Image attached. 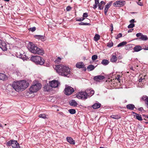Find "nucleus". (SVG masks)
Segmentation results:
<instances>
[{"instance_id": "1", "label": "nucleus", "mask_w": 148, "mask_h": 148, "mask_svg": "<svg viewBox=\"0 0 148 148\" xmlns=\"http://www.w3.org/2000/svg\"><path fill=\"white\" fill-rule=\"evenodd\" d=\"M55 69L60 75L68 77L70 76V69L65 66L60 64L56 65Z\"/></svg>"}, {"instance_id": "2", "label": "nucleus", "mask_w": 148, "mask_h": 148, "mask_svg": "<svg viewBox=\"0 0 148 148\" xmlns=\"http://www.w3.org/2000/svg\"><path fill=\"white\" fill-rule=\"evenodd\" d=\"M29 84L25 80L21 82H14L12 84L13 88L17 92L23 90L25 89L29 86Z\"/></svg>"}, {"instance_id": "3", "label": "nucleus", "mask_w": 148, "mask_h": 148, "mask_svg": "<svg viewBox=\"0 0 148 148\" xmlns=\"http://www.w3.org/2000/svg\"><path fill=\"white\" fill-rule=\"evenodd\" d=\"M29 46H28V49L32 53L41 55H42L44 54V51L43 49L38 47L32 43H30Z\"/></svg>"}, {"instance_id": "4", "label": "nucleus", "mask_w": 148, "mask_h": 148, "mask_svg": "<svg viewBox=\"0 0 148 148\" xmlns=\"http://www.w3.org/2000/svg\"><path fill=\"white\" fill-rule=\"evenodd\" d=\"M31 60L36 64L42 65L44 63V60L38 56H33L31 57Z\"/></svg>"}, {"instance_id": "5", "label": "nucleus", "mask_w": 148, "mask_h": 148, "mask_svg": "<svg viewBox=\"0 0 148 148\" xmlns=\"http://www.w3.org/2000/svg\"><path fill=\"white\" fill-rule=\"evenodd\" d=\"M41 84L39 83L33 84L29 88L30 93L32 94L36 92L41 88Z\"/></svg>"}, {"instance_id": "6", "label": "nucleus", "mask_w": 148, "mask_h": 148, "mask_svg": "<svg viewBox=\"0 0 148 148\" xmlns=\"http://www.w3.org/2000/svg\"><path fill=\"white\" fill-rule=\"evenodd\" d=\"M8 146H11L12 148H20L19 143L16 140H11L6 143Z\"/></svg>"}, {"instance_id": "7", "label": "nucleus", "mask_w": 148, "mask_h": 148, "mask_svg": "<svg viewBox=\"0 0 148 148\" xmlns=\"http://www.w3.org/2000/svg\"><path fill=\"white\" fill-rule=\"evenodd\" d=\"M85 91H81L77 94L76 97L79 99H87Z\"/></svg>"}, {"instance_id": "8", "label": "nucleus", "mask_w": 148, "mask_h": 148, "mask_svg": "<svg viewBox=\"0 0 148 148\" xmlns=\"http://www.w3.org/2000/svg\"><path fill=\"white\" fill-rule=\"evenodd\" d=\"M64 91V93L66 95H70L74 92V90L73 88L69 86L65 88Z\"/></svg>"}, {"instance_id": "9", "label": "nucleus", "mask_w": 148, "mask_h": 148, "mask_svg": "<svg viewBox=\"0 0 148 148\" xmlns=\"http://www.w3.org/2000/svg\"><path fill=\"white\" fill-rule=\"evenodd\" d=\"M125 4V1L119 0L114 2L113 5L115 7H119L123 6Z\"/></svg>"}, {"instance_id": "10", "label": "nucleus", "mask_w": 148, "mask_h": 148, "mask_svg": "<svg viewBox=\"0 0 148 148\" xmlns=\"http://www.w3.org/2000/svg\"><path fill=\"white\" fill-rule=\"evenodd\" d=\"M50 86L53 88L57 87L60 84V83L57 80H53L49 82Z\"/></svg>"}, {"instance_id": "11", "label": "nucleus", "mask_w": 148, "mask_h": 148, "mask_svg": "<svg viewBox=\"0 0 148 148\" xmlns=\"http://www.w3.org/2000/svg\"><path fill=\"white\" fill-rule=\"evenodd\" d=\"M87 95V98L92 96L94 93V91L91 89H87L85 91Z\"/></svg>"}, {"instance_id": "12", "label": "nucleus", "mask_w": 148, "mask_h": 148, "mask_svg": "<svg viewBox=\"0 0 148 148\" xmlns=\"http://www.w3.org/2000/svg\"><path fill=\"white\" fill-rule=\"evenodd\" d=\"M34 37L36 39H40L42 41H44L46 40V38L44 36L42 35H35Z\"/></svg>"}, {"instance_id": "13", "label": "nucleus", "mask_w": 148, "mask_h": 148, "mask_svg": "<svg viewBox=\"0 0 148 148\" xmlns=\"http://www.w3.org/2000/svg\"><path fill=\"white\" fill-rule=\"evenodd\" d=\"M105 78L104 76L102 75H99L95 76L94 77V79L96 81H99L100 80L103 79Z\"/></svg>"}, {"instance_id": "14", "label": "nucleus", "mask_w": 148, "mask_h": 148, "mask_svg": "<svg viewBox=\"0 0 148 148\" xmlns=\"http://www.w3.org/2000/svg\"><path fill=\"white\" fill-rule=\"evenodd\" d=\"M0 48L4 51H6L7 49L6 43L4 42H2V41L1 44L0 45Z\"/></svg>"}, {"instance_id": "15", "label": "nucleus", "mask_w": 148, "mask_h": 148, "mask_svg": "<svg viewBox=\"0 0 148 148\" xmlns=\"http://www.w3.org/2000/svg\"><path fill=\"white\" fill-rule=\"evenodd\" d=\"M8 77L4 74L0 73V80L5 81L8 79Z\"/></svg>"}, {"instance_id": "16", "label": "nucleus", "mask_w": 148, "mask_h": 148, "mask_svg": "<svg viewBox=\"0 0 148 148\" xmlns=\"http://www.w3.org/2000/svg\"><path fill=\"white\" fill-rule=\"evenodd\" d=\"M132 113L133 114L134 116L135 117H136V119L139 121H142V118L141 117V116L140 115L138 114L137 113H135L134 112H132Z\"/></svg>"}, {"instance_id": "17", "label": "nucleus", "mask_w": 148, "mask_h": 148, "mask_svg": "<svg viewBox=\"0 0 148 148\" xmlns=\"http://www.w3.org/2000/svg\"><path fill=\"white\" fill-rule=\"evenodd\" d=\"M85 65L82 62H78L76 64V67L78 68H84Z\"/></svg>"}, {"instance_id": "18", "label": "nucleus", "mask_w": 148, "mask_h": 148, "mask_svg": "<svg viewBox=\"0 0 148 148\" xmlns=\"http://www.w3.org/2000/svg\"><path fill=\"white\" fill-rule=\"evenodd\" d=\"M66 140L71 144L75 145V141L73 139L70 137H67L66 138Z\"/></svg>"}, {"instance_id": "19", "label": "nucleus", "mask_w": 148, "mask_h": 148, "mask_svg": "<svg viewBox=\"0 0 148 148\" xmlns=\"http://www.w3.org/2000/svg\"><path fill=\"white\" fill-rule=\"evenodd\" d=\"M44 90L45 91L49 92L51 89V87L49 85H48L47 84H45L43 87Z\"/></svg>"}, {"instance_id": "20", "label": "nucleus", "mask_w": 148, "mask_h": 148, "mask_svg": "<svg viewBox=\"0 0 148 148\" xmlns=\"http://www.w3.org/2000/svg\"><path fill=\"white\" fill-rule=\"evenodd\" d=\"M101 104L99 103H96L92 106V108L94 109H96L100 107Z\"/></svg>"}, {"instance_id": "21", "label": "nucleus", "mask_w": 148, "mask_h": 148, "mask_svg": "<svg viewBox=\"0 0 148 148\" xmlns=\"http://www.w3.org/2000/svg\"><path fill=\"white\" fill-rule=\"evenodd\" d=\"M126 108L127 109L131 110H133L134 108H135L134 105L133 104L127 105L126 106Z\"/></svg>"}, {"instance_id": "22", "label": "nucleus", "mask_w": 148, "mask_h": 148, "mask_svg": "<svg viewBox=\"0 0 148 148\" xmlns=\"http://www.w3.org/2000/svg\"><path fill=\"white\" fill-rule=\"evenodd\" d=\"M134 51L138 52L142 49L141 47L139 45H137L134 47Z\"/></svg>"}, {"instance_id": "23", "label": "nucleus", "mask_w": 148, "mask_h": 148, "mask_svg": "<svg viewBox=\"0 0 148 148\" xmlns=\"http://www.w3.org/2000/svg\"><path fill=\"white\" fill-rule=\"evenodd\" d=\"M95 68V67L94 65L90 64L88 66L87 69L88 71H89L93 70Z\"/></svg>"}, {"instance_id": "24", "label": "nucleus", "mask_w": 148, "mask_h": 148, "mask_svg": "<svg viewBox=\"0 0 148 148\" xmlns=\"http://www.w3.org/2000/svg\"><path fill=\"white\" fill-rule=\"evenodd\" d=\"M117 58L116 56L113 55L112 56L110 59V61L112 62H116L117 61Z\"/></svg>"}, {"instance_id": "25", "label": "nucleus", "mask_w": 148, "mask_h": 148, "mask_svg": "<svg viewBox=\"0 0 148 148\" xmlns=\"http://www.w3.org/2000/svg\"><path fill=\"white\" fill-rule=\"evenodd\" d=\"M109 63V61L106 59H103L101 62V64L103 65H108Z\"/></svg>"}, {"instance_id": "26", "label": "nucleus", "mask_w": 148, "mask_h": 148, "mask_svg": "<svg viewBox=\"0 0 148 148\" xmlns=\"http://www.w3.org/2000/svg\"><path fill=\"white\" fill-rule=\"evenodd\" d=\"M70 104L71 105L73 106H76L77 104V102L73 100H72L71 101Z\"/></svg>"}, {"instance_id": "27", "label": "nucleus", "mask_w": 148, "mask_h": 148, "mask_svg": "<svg viewBox=\"0 0 148 148\" xmlns=\"http://www.w3.org/2000/svg\"><path fill=\"white\" fill-rule=\"evenodd\" d=\"M110 117L114 119H118L121 118L120 116L118 115H112L110 116Z\"/></svg>"}, {"instance_id": "28", "label": "nucleus", "mask_w": 148, "mask_h": 148, "mask_svg": "<svg viewBox=\"0 0 148 148\" xmlns=\"http://www.w3.org/2000/svg\"><path fill=\"white\" fill-rule=\"evenodd\" d=\"M138 38L143 40H146L148 39V38L146 36L142 34L141 37Z\"/></svg>"}, {"instance_id": "29", "label": "nucleus", "mask_w": 148, "mask_h": 148, "mask_svg": "<svg viewBox=\"0 0 148 148\" xmlns=\"http://www.w3.org/2000/svg\"><path fill=\"white\" fill-rule=\"evenodd\" d=\"M127 43V42L126 41H123L121 43H120L119 44L117 47H120L123 46L125 45H126Z\"/></svg>"}, {"instance_id": "30", "label": "nucleus", "mask_w": 148, "mask_h": 148, "mask_svg": "<svg viewBox=\"0 0 148 148\" xmlns=\"http://www.w3.org/2000/svg\"><path fill=\"white\" fill-rule=\"evenodd\" d=\"M100 35L98 34H95V36L94 37V40L96 41H97L100 39Z\"/></svg>"}, {"instance_id": "31", "label": "nucleus", "mask_w": 148, "mask_h": 148, "mask_svg": "<svg viewBox=\"0 0 148 148\" xmlns=\"http://www.w3.org/2000/svg\"><path fill=\"white\" fill-rule=\"evenodd\" d=\"M148 99V97L146 96H143L140 98L141 101H144L145 102L147 101Z\"/></svg>"}, {"instance_id": "32", "label": "nucleus", "mask_w": 148, "mask_h": 148, "mask_svg": "<svg viewBox=\"0 0 148 148\" xmlns=\"http://www.w3.org/2000/svg\"><path fill=\"white\" fill-rule=\"evenodd\" d=\"M112 3V1H111L108 2L105 6V8L108 9L110 8L111 5Z\"/></svg>"}, {"instance_id": "33", "label": "nucleus", "mask_w": 148, "mask_h": 148, "mask_svg": "<svg viewBox=\"0 0 148 148\" xmlns=\"http://www.w3.org/2000/svg\"><path fill=\"white\" fill-rule=\"evenodd\" d=\"M107 46L109 47H111L113 46V43L111 40L109 41V42L107 43Z\"/></svg>"}, {"instance_id": "34", "label": "nucleus", "mask_w": 148, "mask_h": 148, "mask_svg": "<svg viewBox=\"0 0 148 148\" xmlns=\"http://www.w3.org/2000/svg\"><path fill=\"white\" fill-rule=\"evenodd\" d=\"M69 112L71 114H73L75 113L76 111L74 109H71L69 110Z\"/></svg>"}, {"instance_id": "35", "label": "nucleus", "mask_w": 148, "mask_h": 148, "mask_svg": "<svg viewBox=\"0 0 148 148\" xmlns=\"http://www.w3.org/2000/svg\"><path fill=\"white\" fill-rule=\"evenodd\" d=\"M98 58V56L97 55H93L92 57V60L94 61L96 60Z\"/></svg>"}, {"instance_id": "36", "label": "nucleus", "mask_w": 148, "mask_h": 148, "mask_svg": "<svg viewBox=\"0 0 148 148\" xmlns=\"http://www.w3.org/2000/svg\"><path fill=\"white\" fill-rule=\"evenodd\" d=\"M39 116L40 118H42L44 119L46 118V115L44 114H40L39 115Z\"/></svg>"}, {"instance_id": "37", "label": "nucleus", "mask_w": 148, "mask_h": 148, "mask_svg": "<svg viewBox=\"0 0 148 148\" xmlns=\"http://www.w3.org/2000/svg\"><path fill=\"white\" fill-rule=\"evenodd\" d=\"M79 25H90V24L89 23H84V22H81L79 23Z\"/></svg>"}, {"instance_id": "38", "label": "nucleus", "mask_w": 148, "mask_h": 148, "mask_svg": "<svg viewBox=\"0 0 148 148\" xmlns=\"http://www.w3.org/2000/svg\"><path fill=\"white\" fill-rule=\"evenodd\" d=\"M135 25L134 24L131 23L128 26V28L130 29L132 28Z\"/></svg>"}, {"instance_id": "39", "label": "nucleus", "mask_w": 148, "mask_h": 148, "mask_svg": "<svg viewBox=\"0 0 148 148\" xmlns=\"http://www.w3.org/2000/svg\"><path fill=\"white\" fill-rule=\"evenodd\" d=\"M104 5L99 4L98 6L99 9L101 10L103 9V8Z\"/></svg>"}, {"instance_id": "40", "label": "nucleus", "mask_w": 148, "mask_h": 148, "mask_svg": "<svg viewBox=\"0 0 148 148\" xmlns=\"http://www.w3.org/2000/svg\"><path fill=\"white\" fill-rule=\"evenodd\" d=\"M61 60V58L60 57H58V58H57V59L55 60V62L58 63L59 62H60Z\"/></svg>"}, {"instance_id": "41", "label": "nucleus", "mask_w": 148, "mask_h": 148, "mask_svg": "<svg viewBox=\"0 0 148 148\" xmlns=\"http://www.w3.org/2000/svg\"><path fill=\"white\" fill-rule=\"evenodd\" d=\"M122 36V34L121 33H120L116 37V39H118L119 38Z\"/></svg>"}, {"instance_id": "42", "label": "nucleus", "mask_w": 148, "mask_h": 148, "mask_svg": "<svg viewBox=\"0 0 148 148\" xmlns=\"http://www.w3.org/2000/svg\"><path fill=\"white\" fill-rule=\"evenodd\" d=\"M36 28L35 27L30 28V30L32 32L35 31L36 30Z\"/></svg>"}, {"instance_id": "43", "label": "nucleus", "mask_w": 148, "mask_h": 148, "mask_svg": "<svg viewBox=\"0 0 148 148\" xmlns=\"http://www.w3.org/2000/svg\"><path fill=\"white\" fill-rule=\"evenodd\" d=\"M110 27H111V28L110 29V31L111 32V33H112V31H113V27L112 24L111 23L110 24Z\"/></svg>"}, {"instance_id": "44", "label": "nucleus", "mask_w": 148, "mask_h": 148, "mask_svg": "<svg viewBox=\"0 0 148 148\" xmlns=\"http://www.w3.org/2000/svg\"><path fill=\"white\" fill-rule=\"evenodd\" d=\"M84 19V17H82L77 20V21H81Z\"/></svg>"}, {"instance_id": "45", "label": "nucleus", "mask_w": 148, "mask_h": 148, "mask_svg": "<svg viewBox=\"0 0 148 148\" xmlns=\"http://www.w3.org/2000/svg\"><path fill=\"white\" fill-rule=\"evenodd\" d=\"M142 34L141 33H138L136 34V36L137 37H141Z\"/></svg>"}, {"instance_id": "46", "label": "nucleus", "mask_w": 148, "mask_h": 148, "mask_svg": "<svg viewBox=\"0 0 148 148\" xmlns=\"http://www.w3.org/2000/svg\"><path fill=\"white\" fill-rule=\"evenodd\" d=\"M71 8L70 6H68L66 8V10L67 11H69L71 10Z\"/></svg>"}, {"instance_id": "47", "label": "nucleus", "mask_w": 148, "mask_h": 148, "mask_svg": "<svg viewBox=\"0 0 148 148\" xmlns=\"http://www.w3.org/2000/svg\"><path fill=\"white\" fill-rule=\"evenodd\" d=\"M88 16V13L86 12L83 14V17H86Z\"/></svg>"}, {"instance_id": "48", "label": "nucleus", "mask_w": 148, "mask_h": 148, "mask_svg": "<svg viewBox=\"0 0 148 148\" xmlns=\"http://www.w3.org/2000/svg\"><path fill=\"white\" fill-rule=\"evenodd\" d=\"M120 75H117V77L116 78L117 80L119 82H120L121 79H120Z\"/></svg>"}, {"instance_id": "49", "label": "nucleus", "mask_w": 148, "mask_h": 148, "mask_svg": "<svg viewBox=\"0 0 148 148\" xmlns=\"http://www.w3.org/2000/svg\"><path fill=\"white\" fill-rule=\"evenodd\" d=\"M108 9H107L105 8L104 10V12L105 14L106 15L107 14V13L108 12Z\"/></svg>"}, {"instance_id": "50", "label": "nucleus", "mask_w": 148, "mask_h": 148, "mask_svg": "<svg viewBox=\"0 0 148 148\" xmlns=\"http://www.w3.org/2000/svg\"><path fill=\"white\" fill-rule=\"evenodd\" d=\"M98 4H96V3H95V4L94 5H93V8L94 9H95L97 7V5Z\"/></svg>"}, {"instance_id": "51", "label": "nucleus", "mask_w": 148, "mask_h": 148, "mask_svg": "<svg viewBox=\"0 0 148 148\" xmlns=\"http://www.w3.org/2000/svg\"><path fill=\"white\" fill-rule=\"evenodd\" d=\"M99 4H101V5H104L105 4V3L103 1H101L100 2V3H99Z\"/></svg>"}, {"instance_id": "52", "label": "nucleus", "mask_w": 148, "mask_h": 148, "mask_svg": "<svg viewBox=\"0 0 148 148\" xmlns=\"http://www.w3.org/2000/svg\"><path fill=\"white\" fill-rule=\"evenodd\" d=\"M144 78H143L142 77H141L140 79H139L138 81L139 82H142V80L143 79H144Z\"/></svg>"}, {"instance_id": "53", "label": "nucleus", "mask_w": 148, "mask_h": 148, "mask_svg": "<svg viewBox=\"0 0 148 148\" xmlns=\"http://www.w3.org/2000/svg\"><path fill=\"white\" fill-rule=\"evenodd\" d=\"M99 0H95V3L96 4H99Z\"/></svg>"}, {"instance_id": "54", "label": "nucleus", "mask_w": 148, "mask_h": 148, "mask_svg": "<svg viewBox=\"0 0 148 148\" xmlns=\"http://www.w3.org/2000/svg\"><path fill=\"white\" fill-rule=\"evenodd\" d=\"M130 22V23H133L134 22V19H132L131 20Z\"/></svg>"}, {"instance_id": "55", "label": "nucleus", "mask_w": 148, "mask_h": 148, "mask_svg": "<svg viewBox=\"0 0 148 148\" xmlns=\"http://www.w3.org/2000/svg\"><path fill=\"white\" fill-rule=\"evenodd\" d=\"M133 29H129L128 31V33H129V32H132V31L133 30Z\"/></svg>"}, {"instance_id": "56", "label": "nucleus", "mask_w": 148, "mask_h": 148, "mask_svg": "<svg viewBox=\"0 0 148 148\" xmlns=\"http://www.w3.org/2000/svg\"><path fill=\"white\" fill-rule=\"evenodd\" d=\"M138 110L139 111H142L143 110V108L141 107L138 109Z\"/></svg>"}, {"instance_id": "57", "label": "nucleus", "mask_w": 148, "mask_h": 148, "mask_svg": "<svg viewBox=\"0 0 148 148\" xmlns=\"http://www.w3.org/2000/svg\"><path fill=\"white\" fill-rule=\"evenodd\" d=\"M138 5L140 6H142L143 5V3L141 2L138 3Z\"/></svg>"}, {"instance_id": "58", "label": "nucleus", "mask_w": 148, "mask_h": 148, "mask_svg": "<svg viewBox=\"0 0 148 148\" xmlns=\"http://www.w3.org/2000/svg\"><path fill=\"white\" fill-rule=\"evenodd\" d=\"M145 50H148V47H145V48L144 49Z\"/></svg>"}, {"instance_id": "59", "label": "nucleus", "mask_w": 148, "mask_h": 148, "mask_svg": "<svg viewBox=\"0 0 148 148\" xmlns=\"http://www.w3.org/2000/svg\"><path fill=\"white\" fill-rule=\"evenodd\" d=\"M0 127H3V126L0 123Z\"/></svg>"}, {"instance_id": "60", "label": "nucleus", "mask_w": 148, "mask_h": 148, "mask_svg": "<svg viewBox=\"0 0 148 148\" xmlns=\"http://www.w3.org/2000/svg\"><path fill=\"white\" fill-rule=\"evenodd\" d=\"M84 71H86V68L85 67V68H84Z\"/></svg>"}, {"instance_id": "61", "label": "nucleus", "mask_w": 148, "mask_h": 148, "mask_svg": "<svg viewBox=\"0 0 148 148\" xmlns=\"http://www.w3.org/2000/svg\"><path fill=\"white\" fill-rule=\"evenodd\" d=\"M4 0L5 1H7V2H8L10 1V0Z\"/></svg>"}, {"instance_id": "62", "label": "nucleus", "mask_w": 148, "mask_h": 148, "mask_svg": "<svg viewBox=\"0 0 148 148\" xmlns=\"http://www.w3.org/2000/svg\"><path fill=\"white\" fill-rule=\"evenodd\" d=\"M148 121L147 122H145V123L146 124H148V120L147 121Z\"/></svg>"}, {"instance_id": "63", "label": "nucleus", "mask_w": 148, "mask_h": 148, "mask_svg": "<svg viewBox=\"0 0 148 148\" xmlns=\"http://www.w3.org/2000/svg\"><path fill=\"white\" fill-rule=\"evenodd\" d=\"M1 41L2 40H0V45H1Z\"/></svg>"}, {"instance_id": "64", "label": "nucleus", "mask_w": 148, "mask_h": 148, "mask_svg": "<svg viewBox=\"0 0 148 148\" xmlns=\"http://www.w3.org/2000/svg\"><path fill=\"white\" fill-rule=\"evenodd\" d=\"M131 69L132 70H134L133 68L132 67L131 68Z\"/></svg>"}]
</instances>
